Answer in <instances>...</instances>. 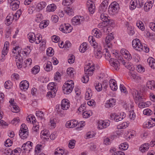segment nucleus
I'll return each mask as SVG.
<instances>
[{"instance_id":"nucleus-10","label":"nucleus","mask_w":155,"mask_h":155,"mask_svg":"<svg viewBox=\"0 0 155 155\" xmlns=\"http://www.w3.org/2000/svg\"><path fill=\"white\" fill-rule=\"evenodd\" d=\"M132 94L135 101H143V97L136 90L134 89L132 91Z\"/></svg>"},{"instance_id":"nucleus-55","label":"nucleus","mask_w":155,"mask_h":155,"mask_svg":"<svg viewBox=\"0 0 155 155\" xmlns=\"http://www.w3.org/2000/svg\"><path fill=\"white\" fill-rule=\"evenodd\" d=\"M12 83L11 81H6L4 84L5 87L7 89H9L11 88L12 86Z\"/></svg>"},{"instance_id":"nucleus-31","label":"nucleus","mask_w":155,"mask_h":155,"mask_svg":"<svg viewBox=\"0 0 155 155\" xmlns=\"http://www.w3.org/2000/svg\"><path fill=\"white\" fill-rule=\"evenodd\" d=\"M100 18L101 20L103 22H109V19L108 18H109L107 14H104V13H101Z\"/></svg>"},{"instance_id":"nucleus-11","label":"nucleus","mask_w":155,"mask_h":155,"mask_svg":"<svg viewBox=\"0 0 155 155\" xmlns=\"http://www.w3.org/2000/svg\"><path fill=\"white\" fill-rule=\"evenodd\" d=\"M84 20V18L83 17L78 16L74 17L72 19V24L74 25H78L81 24Z\"/></svg>"},{"instance_id":"nucleus-1","label":"nucleus","mask_w":155,"mask_h":155,"mask_svg":"<svg viewBox=\"0 0 155 155\" xmlns=\"http://www.w3.org/2000/svg\"><path fill=\"white\" fill-rule=\"evenodd\" d=\"M132 45L133 48L136 50L140 51H143L146 53H148L149 52V48L145 45L143 46L142 44L139 39L137 38H136L133 41Z\"/></svg>"},{"instance_id":"nucleus-49","label":"nucleus","mask_w":155,"mask_h":155,"mask_svg":"<svg viewBox=\"0 0 155 155\" xmlns=\"http://www.w3.org/2000/svg\"><path fill=\"white\" fill-rule=\"evenodd\" d=\"M153 6L151 4L149 5L148 3H145L144 6V9L145 12H148L151 8Z\"/></svg>"},{"instance_id":"nucleus-41","label":"nucleus","mask_w":155,"mask_h":155,"mask_svg":"<svg viewBox=\"0 0 155 155\" xmlns=\"http://www.w3.org/2000/svg\"><path fill=\"white\" fill-rule=\"evenodd\" d=\"M92 114V112L91 111H84L83 112L82 115L84 118H86L91 116Z\"/></svg>"},{"instance_id":"nucleus-48","label":"nucleus","mask_w":155,"mask_h":155,"mask_svg":"<svg viewBox=\"0 0 155 155\" xmlns=\"http://www.w3.org/2000/svg\"><path fill=\"white\" fill-rule=\"evenodd\" d=\"M49 21H45L42 22L39 24V27L41 28H46L49 24Z\"/></svg>"},{"instance_id":"nucleus-8","label":"nucleus","mask_w":155,"mask_h":155,"mask_svg":"<svg viewBox=\"0 0 155 155\" xmlns=\"http://www.w3.org/2000/svg\"><path fill=\"white\" fill-rule=\"evenodd\" d=\"M108 1L105 0L101 4L99 8V12L100 13H104L106 11L108 5Z\"/></svg>"},{"instance_id":"nucleus-13","label":"nucleus","mask_w":155,"mask_h":155,"mask_svg":"<svg viewBox=\"0 0 155 155\" xmlns=\"http://www.w3.org/2000/svg\"><path fill=\"white\" fill-rule=\"evenodd\" d=\"M110 124V121L109 120H106L105 121L103 120L100 121L98 122V127L101 129L108 127Z\"/></svg>"},{"instance_id":"nucleus-19","label":"nucleus","mask_w":155,"mask_h":155,"mask_svg":"<svg viewBox=\"0 0 155 155\" xmlns=\"http://www.w3.org/2000/svg\"><path fill=\"white\" fill-rule=\"evenodd\" d=\"M87 7L88 10L91 14H93L94 13L95 10V7L94 5L91 1L87 2Z\"/></svg>"},{"instance_id":"nucleus-4","label":"nucleus","mask_w":155,"mask_h":155,"mask_svg":"<svg viewBox=\"0 0 155 155\" xmlns=\"http://www.w3.org/2000/svg\"><path fill=\"white\" fill-rule=\"evenodd\" d=\"M94 66H92L88 67V69H87L88 72V75H85V76H84L82 78V81L83 83H86L88 82L89 80L88 76H91L93 74V71H94Z\"/></svg>"},{"instance_id":"nucleus-29","label":"nucleus","mask_w":155,"mask_h":155,"mask_svg":"<svg viewBox=\"0 0 155 155\" xmlns=\"http://www.w3.org/2000/svg\"><path fill=\"white\" fill-rule=\"evenodd\" d=\"M87 44L86 42L83 43L80 46L79 50L82 53H84L87 49Z\"/></svg>"},{"instance_id":"nucleus-59","label":"nucleus","mask_w":155,"mask_h":155,"mask_svg":"<svg viewBox=\"0 0 155 155\" xmlns=\"http://www.w3.org/2000/svg\"><path fill=\"white\" fill-rule=\"evenodd\" d=\"M72 0H63L62 4L64 6H68L71 4V3H72Z\"/></svg>"},{"instance_id":"nucleus-37","label":"nucleus","mask_w":155,"mask_h":155,"mask_svg":"<svg viewBox=\"0 0 155 155\" xmlns=\"http://www.w3.org/2000/svg\"><path fill=\"white\" fill-rule=\"evenodd\" d=\"M41 134L42 135L46 136L44 137V139H45L46 140L49 139V133L48 130H43L41 131Z\"/></svg>"},{"instance_id":"nucleus-50","label":"nucleus","mask_w":155,"mask_h":155,"mask_svg":"<svg viewBox=\"0 0 155 155\" xmlns=\"http://www.w3.org/2000/svg\"><path fill=\"white\" fill-rule=\"evenodd\" d=\"M144 114L149 116L152 114V111L149 109L147 108L144 109L143 111Z\"/></svg>"},{"instance_id":"nucleus-23","label":"nucleus","mask_w":155,"mask_h":155,"mask_svg":"<svg viewBox=\"0 0 155 155\" xmlns=\"http://www.w3.org/2000/svg\"><path fill=\"white\" fill-rule=\"evenodd\" d=\"M32 61L31 58H29L25 60L23 63H22L21 66V64H20V68L22 66H23L24 68L29 66L32 63Z\"/></svg>"},{"instance_id":"nucleus-60","label":"nucleus","mask_w":155,"mask_h":155,"mask_svg":"<svg viewBox=\"0 0 155 155\" xmlns=\"http://www.w3.org/2000/svg\"><path fill=\"white\" fill-rule=\"evenodd\" d=\"M12 143V142L10 139H7L5 142V144L6 147H9L11 146Z\"/></svg>"},{"instance_id":"nucleus-22","label":"nucleus","mask_w":155,"mask_h":155,"mask_svg":"<svg viewBox=\"0 0 155 155\" xmlns=\"http://www.w3.org/2000/svg\"><path fill=\"white\" fill-rule=\"evenodd\" d=\"M118 59L121 61V63H122L125 67L129 70L130 69L131 65L130 63H129L128 61H125L120 56H118Z\"/></svg>"},{"instance_id":"nucleus-52","label":"nucleus","mask_w":155,"mask_h":155,"mask_svg":"<svg viewBox=\"0 0 155 155\" xmlns=\"http://www.w3.org/2000/svg\"><path fill=\"white\" fill-rule=\"evenodd\" d=\"M39 67L38 66H35L32 69V72L33 74H36L39 71Z\"/></svg>"},{"instance_id":"nucleus-64","label":"nucleus","mask_w":155,"mask_h":155,"mask_svg":"<svg viewBox=\"0 0 155 155\" xmlns=\"http://www.w3.org/2000/svg\"><path fill=\"white\" fill-rule=\"evenodd\" d=\"M94 136V133L92 132H89L86 134V138H90L93 137Z\"/></svg>"},{"instance_id":"nucleus-25","label":"nucleus","mask_w":155,"mask_h":155,"mask_svg":"<svg viewBox=\"0 0 155 155\" xmlns=\"http://www.w3.org/2000/svg\"><path fill=\"white\" fill-rule=\"evenodd\" d=\"M147 87L149 89L155 90V82L154 81H148L147 83Z\"/></svg>"},{"instance_id":"nucleus-62","label":"nucleus","mask_w":155,"mask_h":155,"mask_svg":"<svg viewBox=\"0 0 155 155\" xmlns=\"http://www.w3.org/2000/svg\"><path fill=\"white\" fill-rule=\"evenodd\" d=\"M19 119L18 117H17L16 118H15L12 121V123L13 124H15V126H18L19 121Z\"/></svg>"},{"instance_id":"nucleus-2","label":"nucleus","mask_w":155,"mask_h":155,"mask_svg":"<svg viewBox=\"0 0 155 155\" xmlns=\"http://www.w3.org/2000/svg\"><path fill=\"white\" fill-rule=\"evenodd\" d=\"M20 131V137L23 139H26L28 136V130L27 127L25 124L21 125Z\"/></svg>"},{"instance_id":"nucleus-30","label":"nucleus","mask_w":155,"mask_h":155,"mask_svg":"<svg viewBox=\"0 0 155 155\" xmlns=\"http://www.w3.org/2000/svg\"><path fill=\"white\" fill-rule=\"evenodd\" d=\"M94 54L95 57L97 59H100L102 56V54L100 49H95Z\"/></svg>"},{"instance_id":"nucleus-17","label":"nucleus","mask_w":155,"mask_h":155,"mask_svg":"<svg viewBox=\"0 0 155 155\" xmlns=\"http://www.w3.org/2000/svg\"><path fill=\"white\" fill-rule=\"evenodd\" d=\"M77 125V122L75 120H73L68 121L65 124L67 127L72 128L76 127Z\"/></svg>"},{"instance_id":"nucleus-57","label":"nucleus","mask_w":155,"mask_h":155,"mask_svg":"<svg viewBox=\"0 0 155 155\" xmlns=\"http://www.w3.org/2000/svg\"><path fill=\"white\" fill-rule=\"evenodd\" d=\"M139 72H143L145 71V68L140 64L138 65L136 69Z\"/></svg>"},{"instance_id":"nucleus-45","label":"nucleus","mask_w":155,"mask_h":155,"mask_svg":"<svg viewBox=\"0 0 155 155\" xmlns=\"http://www.w3.org/2000/svg\"><path fill=\"white\" fill-rule=\"evenodd\" d=\"M54 51L51 48H48L46 53L47 55L49 56H52L54 55Z\"/></svg>"},{"instance_id":"nucleus-56","label":"nucleus","mask_w":155,"mask_h":155,"mask_svg":"<svg viewBox=\"0 0 155 155\" xmlns=\"http://www.w3.org/2000/svg\"><path fill=\"white\" fill-rule=\"evenodd\" d=\"M76 141L74 140H71L70 141L68 144V147L69 148L73 149L74 147Z\"/></svg>"},{"instance_id":"nucleus-40","label":"nucleus","mask_w":155,"mask_h":155,"mask_svg":"<svg viewBox=\"0 0 155 155\" xmlns=\"http://www.w3.org/2000/svg\"><path fill=\"white\" fill-rule=\"evenodd\" d=\"M46 4L44 2H41L38 4L37 8L40 10H41L46 6Z\"/></svg>"},{"instance_id":"nucleus-53","label":"nucleus","mask_w":155,"mask_h":155,"mask_svg":"<svg viewBox=\"0 0 155 155\" xmlns=\"http://www.w3.org/2000/svg\"><path fill=\"white\" fill-rule=\"evenodd\" d=\"M130 4L131 5V7L133 9H134L137 5V2L136 0H132L130 2Z\"/></svg>"},{"instance_id":"nucleus-34","label":"nucleus","mask_w":155,"mask_h":155,"mask_svg":"<svg viewBox=\"0 0 155 155\" xmlns=\"http://www.w3.org/2000/svg\"><path fill=\"white\" fill-rule=\"evenodd\" d=\"M93 33L94 34V35L97 38H101V32L97 29H94L93 31Z\"/></svg>"},{"instance_id":"nucleus-18","label":"nucleus","mask_w":155,"mask_h":155,"mask_svg":"<svg viewBox=\"0 0 155 155\" xmlns=\"http://www.w3.org/2000/svg\"><path fill=\"white\" fill-rule=\"evenodd\" d=\"M70 103L67 99H63L61 102V108L64 110H67L70 107Z\"/></svg>"},{"instance_id":"nucleus-36","label":"nucleus","mask_w":155,"mask_h":155,"mask_svg":"<svg viewBox=\"0 0 155 155\" xmlns=\"http://www.w3.org/2000/svg\"><path fill=\"white\" fill-rule=\"evenodd\" d=\"M74 69L72 68H68L67 71V74L71 78H73L74 76Z\"/></svg>"},{"instance_id":"nucleus-54","label":"nucleus","mask_w":155,"mask_h":155,"mask_svg":"<svg viewBox=\"0 0 155 155\" xmlns=\"http://www.w3.org/2000/svg\"><path fill=\"white\" fill-rule=\"evenodd\" d=\"M120 88L122 92L124 93L125 94L127 93L126 88L123 84H120Z\"/></svg>"},{"instance_id":"nucleus-43","label":"nucleus","mask_w":155,"mask_h":155,"mask_svg":"<svg viewBox=\"0 0 155 155\" xmlns=\"http://www.w3.org/2000/svg\"><path fill=\"white\" fill-rule=\"evenodd\" d=\"M26 147H26V150L28 151L29 152L31 150V149L32 148L33 144L30 141H28L26 143Z\"/></svg>"},{"instance_id":"nucleus-39","label":"nucleus","mask_w":155,"mask_h":155,"mask_svg":"<svg viewBox=\"0 0 155 155\" xmlns=\"http://www.w3.org/2000/svg\"><path fill=\"white\" fill-rule=\"evenodd\" d=\"M56 9V6L54 4L49 5L47 7V9L49 12H53Z\"/></svg>"},{"instance_id":"nucleus-35","label":"nucleus","mask_w":155,"mask_h":155,"mask_svg":"<svg viewBox=\"0 0 155 155\" xmlns=\"http://www.w3.org/2000/svg\"><path fill=\"white\" fill-rule=\"evenodd\" d=\"M131 78L134 79L136 81L139 82L141 80V77L140 76L134 73L131 74Z\"/></svg>"},{"instance_id":"nucleus-6","label":"nucleus","mask_w":155,"mask_h":155,"mask_svg":"<svg viewBox=\"0 0 155 155\" xmlns=\"http://www.w3.org/2000/svg\"><path fill=\"white\" fill-rule=\"evenodd\" d=\"M74 87V84L70 85L66 83V82L64 83L63 86V90L64 93L68 94L71 92Z\"/></svg>"},{"instance_id":"nucleus-14","label":"nucleus","mask_w":155,"mask_h":155,"mask_svg":"<svg viewBox=\"0 0 155 155\" xmlns=\"http://www.w3.org/2000/svg\"><path fill=\"white\" fill-rule=\"evenodd\" d=\"M12 0H8V3H9L12 6V8L13 10H16L19 7V1L16 0L17 2L15 0L14 2L12 1Z\"/></svg>"},{"instance_id":"nucleus-15","label":"nucleus","mask_w":155,"mask_h":155,"mask_svg":"<svg viewBox=\"0 0 155 155\" xmlns=\"http://www.w3.org/2000/svg\"><path fill=\"white\" fill-rule=\"evenodd\" d=\"M114 39L113 35L112 34V33H110V35H107L106 37L105 42L107 45L108 48H110L112 47V45L111 42Z\"/></svg>"},{"instance_id":"nucleus-32","label":"nucleus","mask_w":155,"mask_h":155,"mask_svg":"<svg viewBox=\"0 0 155 155\" xmlns=\"http://www.w3.org/2000/svg\"><path fill=\"white\" fill-rule=\"evenodd\" d=\"M14 18L13 15H8L6 18V21L5 22V23L7 25H10L14 20Z\"/></svg>"},{"instance_id":"nucleus-42","label":"nucleus","mask_w":155,"mask_h":155,"mask_svg":"<svg viewBox=\"0 0 155 155\" xmlns=\"http://www.w3.org/2000/svg\"><path fill=\"white\" fill-rule=\"evenodd\" d=\"M65 11L69 15H72L74 13L73 9L70 7H67L65 8Z\"/></svg>"},{"instance_id":"nucleus-12","label":"nucleus","mask_w":155,"mask_h":155,"mask_svg":"<svg viewBox=\"0 0 155 155\" xmlns=\"http://www.w3.org/2000/svg\"><path fill=\"white\" fill-rule=\"evenodd\" d=\"M10 104L9 107L11 108V110L14 113H17L19 112L18 107L16 105V103L14 102V99H11L9 101Z\"/></svg>"},{"instance_id":"nucleus-33","label":"nucleus","mask_w":155,"mask_h":155,"mask_svg":"<svg viewBox=\"0 0 155 155\" xmlns=\"http://www.w3.org/2000/svg\"><path fill=\"white\" fill-rule=\"evenodd\" d=\"M145 99L143 98V101H138L139 103L138 104V106L140 108H144L145 107H147L148 106L149 104H148V103H147L144 102Z\"/></svg>"},{"instance_id":"nucleus-46","label":"nucleus","mask_w":155,"mask_h":155,"mask_svg":"<svg viewBox=\"0 0 155 155\" xmlns=\"http://www.w3.org/2000/svg\"><path fill=\"white\" fill-rule=\"evenodd\" d=\"M64 153V150L58 148L56 149L54 154L55 155H62Z\"/></svg>"},{"instance_id":"nucleus-9","label":"nucleus","mask_w":155,"mask_h":155,"mask_svg":"<svg viewBox=\"0 0 155 155\" xmlns=\"http://www.w3.org/2000/svg\"><path fill=\"white\" fill-rule=\"evenodd\" d=\"M19 46H16L14 48L13 51V53L15 54L13 55V57L16 59V65L18 68H19V59H18V55L19 54Z\"/></svg>"},{"instance_id":"nucleus-24","label":"nucleus","mask_w":155,"mask_h":155,"mask_svg":"<svg viewBox=\"0 0 155 155\" xmlns=\"http://www.w3.org/2000/svg\"><path fill=\"white\" fill-rule=\"evenodd\" d=\"M147 62L151 68L155 69V60L154 58H149L147 59Z\"/></svg>"},{"instance_id":"nucleus-3","label":"nucleus","mask_w":155,"mask_h":155,"mask_svg":"<svg viewBox=\"0 0 155 155\" xmlns=\"http://www.w3.org/2000/svg\"><path fill=\"white\" fill-rule=\"evenodd\" d=\"M119 9V4L116 2H114L110 4L108 8V11L111 14L117 13Z\"/></svg>"},{"instance_id":"nucleus-58","label":"nucleus","mask_w":155,"mask_h":155,"mask_svg":"<svg viewBox=\"0 0 155 155\" xmlns=\"http://www.w3.org/2000/svg\"><path fill=\"white\" fill-rule=\"evenodd\" d=\"M123 56L125 58L127 59L128 60H130L132 58V56L128 51H127V53L124 55Z\"/></svg>"},{"instance_id":"nucleus-16","label":"nucleus","mask_w":155,"mask_h":155,"mask_svg":"<svg viewBox=\"0 0 155 155\" xmlns=\"http://www.w3.org/2000/svg\"><path fill=\"white\" fill-rule=\"evenodd\" d=\"M56 85V83L53 82L49 83L47 86V88L51 91L54 92L56 93L57 91V88Z\"/></svg>"},{"instance_id":"nucleus-28","label":"nucleus","mask_w":155,"mask_h":155,"mask_svg":"<svg viewBox=\"0 0 155 155\" xmlns=\"http://www.w3.org/2000/svg\"><path fill=\"white\" fill-rule=\"evenodd\" d=\"M88 41L90 42L91 45H92L94 48H95L97 46V44L95 41V40L92 36H90L88 38Z\"/></svg>"},{"instance_id":"nucleus-21","label":"nucleus","mask_w":155,"mask_h":155,"mask_svg":"<svg viewBox=\"0 0 155 155\" xmlns=\"http://www.w3.org/2000/svg\"><path fill=\"white\" fill-rule=\"evenodd\" d=\"M115 100L113 98H111L107 101L105 104V106L107 108H110L113 107L116 104Z\"/></svg>"},{"instance_id":"nucleus-27","label":"nucleus","mask_w":155,"mask_h":155,"mask_svg":"<svg viewBox=\"0 0 155 155\" xmlns=\"http://www.w3.org/2000/svg\"><path fill=\"white\" fill-rule=\"evenodd\" d=\"M149 147L148 143H145L142 144L139 148L140 151L142 153L145 152L146 151L148 150Z\"/></svg>"},{"instance_id":"nucleus-63","label":"nucleus","mask_w":155,"mask_h":155,"mask_svg":"<svg viewBox=\"0 0 155 155\" xmlns=\"http://www.w3.org/2000/svg\"><path fill=\"white\" fill-rule=\"evenodd\" d=\"M75 60L74 56L73 55H71L69 57V58L68 59V62L70 64H72L74 62Z\"/></svg>"},{"instance_id":"nucleus-51","label":"nucleus","mask_w":155,"mask_h":155,"mask_svg":"<svg viewBox=\"0 0 155 155\" xmlns=\"http://www.w3.org/2000/svg\"><path fill=\"white\" fill-rule=\"evenodd\" d=\"M95 87L96 90L98 91H101L102 89V85L99 83H96L95 84Z\"/></svg>"},{"instance_id":"nucleus-26","label":"nucleus","mask_w":155,"mask_h":155,"mask_svg":"<svg viewBox=\"0 0 155 155\" xmlns=\"http://www.w3.org/2000/svg\"><path fill=\"white\" fill-rule=\"evenodd\" d=\"M28 36L30 42L33 43L36 40L35 35L34 33L30 32L28 34Z\"/></svg>"},{"instance_id":"nucleus-38","label":"nucleus","mask_w":155,"mask_h":155,"mask_svg":"<svg viewBox=\"0 0 155 155\" xmlns=\"http://www.w3.org/2000/svg\"><path fill=\"white\" fill-rule=\"evenodd\" d=\"M45 71H49L52 69V64L51 62L48 61L45 68Z\"/></svg>"},{"instance_id":"nucleus-20","label":"nucleus","mask_w":155,"mask_h":155,"mask_svg":"<svg viewBox=\"0 0 155 155\" xmlns=\"http://www.w3.org/2000/svg\"><path fill=\"white\" fill-rule=\"evenodd\" d=\"M29 86V83L26 80L20 82V89L21 90H26Z\"/></svg>"},{"instance_id":"nucleus-61","label":"nucleus","mask_w":155,"mask_h":155,"mask_svg":"<svg viewBox=\"0 0 155 155\" xmlns=\"http://www.w3.org/2000/svg\"><path fill=\"white\" fill-rule=\"evenodd\" d=\"M56 93L54 92H52L50 91L48 92L46 96L49 98H53L55 97Z\"/></svg>"},{"instance_id":"nucleus-5","label":"nucleus","mask_w":155,"mask_h":155,"mask_svg":"<svg viewBox=\"0 0 155 155\" xmlns=\"http://www.w3.org/2000/svg\"><path fill=\"white\" fill-rule=\"evenodd\" d=\"M72 27L68 24H64L60 26L59 29L64 33L71 32L72 29Z\"/></svg>"},{"instance_id":"nucleus-7","label":"nucleus","mask_w":155,"mask_h":155,"mask_svg":"<svg viewBox=\"0 0 155 155\" xmlns=\"http://www.w3.org/2000/svg\"><path fill=\"white\" fill-rule=\"evenodd\" d=\"M109 62L111 65L116 70H118L120 68V63L121 61H118L116 59L111 58L110 59Z\"/></svg>"},{"instance_id":"nucleus-44","label":"nucleus","mask_w":155,"mask_h":155,"mask_svg":"<svg viewBox=\"0 0 155 155\" xmlns=\"http://www.w3.org/2000/svg\"><path fill=\"white\" fill-rule=\"evenodd\" d=\"M136 25L142 31H143L144 30V25L141 21H137Z\"/></svg>"},{"instance_id":"nucleus-47","label":"nucleus","mask_w":155,"mask_h":155,"mask_svg":"<svg viewBox=\"0 0 155 155\" xmlns=\"http://www.w3.org/2000/svg\"><path fill=\"white\" fill-rule=\"evenodd\" d=\"M92 95V93L91 91H87L85 93V98L86 100L90 99Z\"/></svg>"}]
</instances>
